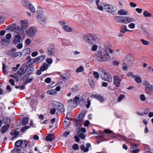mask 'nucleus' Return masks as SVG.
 <instances>
[{"label":"nucleus","instance_id":"obj_19","mask_svg":"<svg viewBox=\"0 0 153 153\" xmlns=\"http://www.w3.org/2000/svg\"><path fill=\"white\" fill-rule=\"evenodd\" d=\"M99 37V35L94 33H88L85 35L83 36V38H96Z\"/></svg>","mask_w":153,"mask_h":153},{"label":"nucleus","instance_id":"obj_12","mask_svg":"<svg viewBox=\"0 0 153 153\" xmlns=\"http://www.w3.org/2000/svg\"><path fill=\"white\" fill-rule=\"evenodd\" d=\"M18 28H19L18 26H17L15 24L13 23L7 26L5 30L8 32H12L14 30H15V31Z\"/></svg>","mask_w":153,"mask_h":153},{"label":"nucleus","instance_id":"obj_9","mask_svg":"<svg viewBox=\"0 0 153 153\" xmlns=\"http://www.w3.org/2000/svg\"><path fill=\"white\" fill-rule=\"evenodd\" d=\"M81 101L85 103L86 106L87 108H89L91 105V101L89 100L88 97L85 95H83L81 97Z\"/></svg>","mask_w":153,"mask_h":153},{"label":"nucleus","instance_id":"obj_33","mask_svg":"<svg viewBox=\"0 0 153 153\" xmlns=\"http://www.w3.org/2000/svg\"><path fill=\"white\" fill-rule=\"evenodd\" d=\"M118 13L119 15H125L128 14V12L122 9L119 11Z\"/></svg>","mask_w":153,"mask_h":153},{"label":"nucleus","instance_id":"obj_44","mask_svg":"<svg viewBox=\"0 0 153 153\" xmlns=\"http://www.w3.org/2000/svg\"><path fill=\"white\" fill-rule=\"evenodd\" d=\"M91 147L90 143H88L86 144V147L85 148V152H87L89 151V148Z\"/></svg>","mask_w":153,"mask_h":153},{"label":"nucleus","instance_id":"obj_47","mask_svg":"<svg viewBox=\"0 0 153 153\" xmlns=\"http://www.w3.org/2000/svg\"><path fill=\"white\" fill-rule=\"evenodd\" d=\"M30 104L31 106L35 105L37 104V101L36 100H33L30 102Z\"/></svg>","mask_w":153,"mask_h":153},{"label":"nucleus","instance_id":"obj_17","mask_svg":"<svg viewBox=\"0 0 153 153\" xmlns=\"http://www.w3.org/2000/svg\"><path fill=\"white\" fill-rule=\"evenodd\" d=\"M87 42L91 44H99L101 41L100 39H85Z\"/></svg>","mask_w":153,"mask_h":153},{"label":"nucleus","instance_id":"obj_29","mask_svg":"<svg viewBox=\"0 0 153 153\" xmlns=\"http://www.w3.org/2000/svg\"><path fill=\"white\" fill-rule=\"evenodd\" d=\"M37 19L38 21H42L44 23H45V20L43 19L42 15L41 13H38V16Z\"/></svg>","mask_w":153,"mask_h":153},{"label":"nucleus","instance_id":"obj_56","mask_svg":"<svg viewBox=\"0 0 153 153\" xmlns=\"http://www.w3.org/2000/svg\"><path fill=\"white\" fill-rule=\"evenodd\" d=\"M128 26L129 28L131 29H133L135 27V25L133 23H131L128 25Z\"/></svg>","mask_w":153,"mask_h":153},{"label":"nucleus","instance_id":"obj_22","mask_svg":"<svg viewBox=\"0 0 153 153\" xmlns=\"http://www.w3.org/2000/svg\"><path fill=\"white\" fill-rule=\"evenodd\" d=\"M58 103V107L57 110L59 112L61 113H64L65 112V108L64 105L61 103L57 102Z\"/></svg>","mask_w":153,"mask_h":153},{"label":"nucleus","instance_id":"obj_42","mask_svg":"<svg viewBox=\"0 0 153 153\" xmlns=\"http://www.w3.org/2000/svg\"><path fill=\"white\" fill-rule=\"evenodd\" d=\"M69 122L64 121L63 124V127L64 129H66L68 126L69 124Z\"/></svg>","mask_w":153,"mask_h":153},{"label":"nucleus","instance_id":"obj_18","mask_svg":"<svg viewBox=\"0 0 153 153\" xmlns=\"http://www.w3.org/2000/svg\"><path fill=\"white\" fill-rule=\"evenodd\" d=\"M123 18H124V19H123V23L124 24H128L131 22H134L135 21L134 19L132 17L124 16Z\"/></svg>","mask_w":153,"mask_h":153},{"label":"nucleus","instance_id":"obj_16","mask_svg":"<svg viewBox=\"0 0 153 153\" xmlns=\"http://www.w3.org/2000/svg\"><path fill=\"white\" fill-rule=\"evenodd\" d=\"M25 73V71H24V66H23L19 69L18 71L16 73V75L17 77L19 78Z\"/></svg>","mask_w":153,"mask_h":153},{"label":"nucleus","instance_id":"obj_58","mask_svg":"<svg viewBox=\"0 0 153 153\" xmlns=\"http://www.w3.org/2000/svg\"><path fill=\"white\" fill-rule=\"evenodd\" d=\"M72 148L76 150L79 148V146L78 144H75L73 146Z\"/></svg>","mask_w":153,"mask_h":153},{"label":"nucleus","instance_id":"obj_15","mask_svg":"<svg viewBox=\"0 0 153 153\" xmlns=\"http://www.w3.org/2000/svg\"><path fill=\"white\" fill-rule=\"evenodd\" d=\"M114 84L116 87H119L120 86V82L121 79L118 76H113Z\"/></svg>","mask_w":153,"mask_h":153},{"label":"nucleus","instance_id":"obj_40","mask_svg":"<svg viewBox=\"0 0 153 153\" xmlns=\"http://www.w3.org/2000/svg\"><path fill=\"white\" fill-rule=\"evenodd\" d=\"M84 70V68L82 66H80L76 69V72L79 73L83 72Z\"/></svg>","mask_w":153,"mask_h":153},{"label":"nucleus","instance_id":"obj_30","mask_svg":"<svg viewBox=\"0 0 153 153\" xmlns=\"http://www.w3.org/2000/svg\"><path fill=\"white\" fill-rule=\"evenodd\" d=\"M9 127V125L8 124H6L3 126L1 129V133H4L7 130Z\"/></svg>","mask_w":153,"mask_h":153},{"label":"nucleus","instance_id":"obj_10","mask_svg":"<svg viewBox=\"0 0 153 153\" xmlns=\"http://www.w3.org/2000/svg\"><path fill=\"white\" fill-rule=\"evenodd\" d=\"M15 145L16 146L19 148L20 146L22 148H26L27 147V144L25 140L22 141V140H19L16 141Z\"/></svg>","mask_w":153,"mask_h":153},{"label":"nucleus","instance_id":"obj_39","mask_svg":"<svg viewBox=\"0 0 153 153\" xmlns=\"http://www.w3.org/2000/svg\"><path fill=\"white\" fill-rule=\"evenodd\" d=\"M143 15L144 16L146 17H149L151 16V14L146 10H145L143 12Z\"/></svg>","mask_w":153,"mask_h":153},{"label":"nucleus","instance_id":"obj_28","mask_svg":"<svg viewBox=\"0 0 153 153\" xmlns=\"http://www.w3.org/2000/svg\"><path fill=\"white\" fill-rule=\"evenodd\" d=\"M54 139V136L52 134H49L46 137V140L47 141H52Z\"/></svg>","mask_w":153,"mask_h":153},{"label":"nucleus","instance_id":"obj_63","mask_svg":"<svg viewBox=\"0 0 153 153\" xmlns=\"http://www.w3.org/2000/svg\"><path fill=\"white\" fill-rule=\"evenodd\" d=\"M51 80V79L50 77H48L45 80V81L47 83H49L50 82Z\"/></svg>","mask_w":153,"mask_h":153},{"label":"nucleus","instance_id":"obj_31","mask_svg":"<svg viewBox=\"0 0 153 153\" xmlns=\"http://www.w3.org/2000/svg\"><path fill=\"white\" fill-rule=\"evenodd\" d=\"M48 68V65L47 63H43L42 66L40 67V69L42 71L46 70Z\"/></svg>","mask_w":153,"mask_h":153},{"label":"nucleus","instance_id":"obj_20","mask_svg":"<svg viewBox=\"0 0 153 153\" xmlns=\"http://www.w3.org/2000/svg\"><path fill=\"white\" fill-rule=\"evenodd\" d=\"M91 97L95 98L97 100L101 102H102L104 100L103 97L99 94H92L91 96Z\"/></svg>","mask_w":153,"mask_h":153},{"label":"nucleus","instance_id":"obj_24","mask_svg":"<svg viewBox=\"0 0 153 153\" xmlns=\"http://www.w3.org/2000/svg\"><path fill=\"white\" fill-rule=\"evenodd\" d=\"M10 39H2L0 43L2 45L5 46L7 45L10 42Z\"/></svg>","mask_w":153,"mask_h":153},{"label":"nucleus","instance_id":"obj_32","mask_svg":"<svg viewBox=\"0 0 153 153\" xmlns=\"http://www.w3.org/2000/svg\"><path fill=\"white\" fill-rule=\"evenodd\" d=\"M127 31H128L129 30L127 29L126 26L125 25H123L120 28V32L124 33Z\"/></svg>","mask_w":153,"mask_h":153},{"label":"nucleus","instance_id":"obj_23","mask_svg":"<svg viewBox=\"0 0 153 153\" xmlns=\"http://www.w3.org/2000/svg\"><path fill=\"white\" fill-rule=\"evenodd\" d=\"M26 67L27 68L25 70V73H27L30 74H32L34 70V68L33 67Z\"/></svg>","mask_w":153,"mask_h":153},{"label":"nucleus","instance_id":"obj_61","mask_svg":"<svg viewBox=\"0 0 153 153\" xmlns=\"http://www.w3.org/2000/svg\"><path fill=\"white\" fill-rule=\"evenodd\" d=\"M9 82L10 83L13 85L14 86L15 85V82L13 79H10L9 80Z\"/></svg>","mask_w":153,"mask_h":153},{"label":"nucleus","instance_id":"obj_50","mask_svg":"<svg viewBox=\"0 0 153 153\" xmlns=\"http://www.w3.org/2000/svg\"><path fill=\"white\" fill-rule=\"evenodd\" d=\"M46 62L48 64H51L53 62V59L51 58H48L46 59Z\"/></svg>","mask_w":153,"mask_h":153},{"label":"nucleus","instance_id":"obj_7","mask_svg":"<svg viewBox=\"0 0 153 153\" xmlns=\"http://www.w3.org/2000/svg\"><path fill=\"white\" fill-rule=\"evenodd\" d=\"M55 47L53 45H50L47 48L46 53L49 56L54 55L55 53Z\"/></svg>","mask_w":153,"mask_h":153},{"label":"nucleus","instance_id":"obj_27","mask_svg":"<svg viewBox=\"0 0 153 153\" xmlns=\"http://www.w3.org/2000/svg\"><path fill=\"white\" fill-rule=\"evenodd\" d=\"M16 48H13L10 51H8V53H7V54L10 56L14 57L15 53L16 52Z\"/></svg>","mask_w":153,"mask_h":153},{"label":"nucleus","instance_id":"obj_35","mask_svg":"<svg viewBox=\"0 0 153 153\" xmlns=\"http://www.w3.org/2000/svg\"><path fill=\"white\" fill-rule=\"evenodd\" d=\"M28 122V118L27 117H25L22 120V124L23 125H26Z\"/></svg>","mask_w":153,"mask_h":153},{"label":"nucleus","instance_id":"obj_5","mask_svg":"<svg viewBox=\"0 0 153 153\" xmlns=\"http://www.w3.org/2000/svg\"><path fill=\"white\" fill-rule=\"evenodd\" d=\"M103 7L105 10L111 13L114 12L117 10V8L115 6L109 4L104 5Z\"/></svg>","mask_w":153,"mask_h":153},{"label":"nucleus","instance_id":"obj_4","mask_svg":"<svg viewBox=\"0 0 153 153\" xmlns=\"http://www.w3.org/2000/svg\"><path fill=\"white\" fill-rule=\"evenodd\" d=\"M22 3L23 6L26 8H28L31 11L34 13L35 11V9L34 6L32 5L31 3H30L27 0H22Z\"/></svg>","mask_w":153,"mask_h":153},{"label":"nucleus","instance_id":"obj_52","mask_svg":"<svg viewBox=\"0 0 153 153\" xmlns=\"http://www.w3.org/2000/svg\"><path fill=\"white\" fill-rule=\"evenodd\" d=\"M22 55V53L21 52H17L16 53H15L14 57H16L18 56H21Z\"/></svg>","mask_w":153,"mask_h":153},{"label":"nucleus","instance_id":"obj_36","mask_svg":"<svg viewBox=\"0 0 153 153\" xmlns=\"http://www.w3.org/2000/svg\"><path fill=\"white\" fill-rule=\"evenodd\" d=\"M70 76V74L68 72H66L62 76V77L63 79L67 80Z\"/></svg>","mask_w":153,"mask_h":153},{"label":"nucleus","instance_id":"obj_43","mask_svg":"<svg viewBox=\"0 0 153 153\" xmlns=\"http://www.w3.org/2000/svg\"><path fill=\"white\" fill-rule=\"evenodd\" d=\"M73 100L74 102H75L76 103H77L81 101V100H80L79 97L76 96L74 98H73Z\"/></svg>","mask_w":153,"mask_h":153},{"label":"nucleus","instance_id":"obj_37","mask_svg":"<svg viewBox=\"0 0 153 153\" xmlns=\"http://www.w3.org/2000/svg\"><path fill=\"white\" fill-rule=\"evenodd\" d=\"M33 59H30L29 60V61L27 62L26 64V67H27L33 66L34 64L33 65H31V63L32 62H33Z\"/></svg>","mask_w":153,"mask_h":153},{"label":"nucleus","instance_id":"obj_54","mask_svg":"<svg viewBox=\"0 0 153 153\" xmlns=\"http://www.w3.org/2000/svg\"><path fill=\"white\" fill-rule=\"evenodd\" d=\"M21 39H14L13 42L14 44H16L20 42Z\"/></svg>","mask_w":153,"mask_h":153},{"label":"nucleus","instance_id":"obj_34","mask_svg":"<svg viewBox=\"0 0 153 153\" xmlns=\"http://www.w3.org/2000/svg\"><path fill=\"white\" fill-rule=\"evenodd\" d=\"M77 134L81 139H84L85 137V134L81 132L80 131H78L77 133Z\"/></svg>","mask_w":153,"mask_h":153},{"label":"nucleus","instance_id":"obj_1","mask_svg":"<svg viewBox=\"0 0 153 153\" xmlns=\"http://www.w3.org/2000/svg\"><path fill=\"white\" fill-rule=\"evenodd\" d=\"M21 28L17 29L15 30V33L17 34L16 35L15 38H21L22 36L23 35L24 30L28 26V21L27 20L21 21Z\"/></svg>","mask_w":153,"mask_h":153},{"label":"nucleus","instance_id":"obj_64","mask_svg":"<svg viewBox=\"0 0 153 153\" xmlns=\"http://www.w3.org/2000/svg\"><path fill=\"white\" fill-rule=\"evenodd\" d=\"M129 4H130V6L131 7H137V5L136 4H135L134 3H133L132 2H130Z\"/></svg>","mask_w":153,"mask_h":153},{"label":"nucleus","instance_id":"obj_25","mask_svg":"<svg viewBox=\"0 0 153 153\" xmlns=\"http://www.w3.org/2000/svg\"><path fill=\"white\" fill-rule=\"evenodd\" d=\"M62 29L66 32H71L73 31V29L71 27L66 25L62 27Z\"/></svg>","mask_w":153,"mask_h":153},{"label":"nucleus","instance_id":"obj_55","mask_svg":"<svg viewBox=\"0 0 153 153\" xmlns=\"http://www.w3.org/2000/svg\"><path fill=\"white\" fill-rule=\"evenodd\" d=\"M59 24L63 27L64 26L66 25V23L65 22L63 21H60L58 22Z\"/></svg>","mask_w":153,"mask_h":153},{"label":"nucleus","instance_id":"obj_57","mask_svg":"<svg viewBox=\"0 0 153 153\" xmlns=\"http://www.w3.org/2000/svg\"><path fill=\"white\" fill-rule=\"evenodd\" d=\"M127 76L128 77L131 76L133 77L134 78V76H134L133 75V74L132 72H129L127 73Z\"/></svg>","mask_w":153,"mask_h":153},{"label":"nucleus","instance_id":"obj_53","mask_svg":"<svg viewBox=\"0 0 153 153\" xmlns=\"http://www.w3.org/2000/svg\"><path fill=\"white\" fill-rule=\"evenodd\" d=\"M20 149L19 148H17V149H15L13 151V153H20Z\"/></svg>","mask_w":153,"mask_h":153},{"label":"nucleus","instance_id":"obj_48","mask_svg":"<svg viewBox=\"0 0 153 153\" xmlns=\"http://www.w3.org/2000/svg\"><path fill=\"white\" fill-rule=\"evenodd\" d=\"M93 74L94 77L96 79H98L99 77V73L97 72H94L93 73Z\"/></svg>","mask_w":153,"mask_h":153},{"label":"nucleus","instance_id":"obj_59","mask_svg":"<svg viewBox=\"0 0 153 153\" xmlns=\"http://www.w3.org/2000/svg\"><path fill=\"white\" fill-rule=\"evenodd\" d=\"M56 111V110L55 108H52L50 110V113L52 114H55Z\"/></svg>","mask_w":153,"mask_h":153},{"label":"nucleus","instance_id":"obj_46","mask_svg":"<svg viewBox=\"0 0 153 153\" xmlns=\"http://www.w3.org/2000/svg\"><path fill=\"white\" fill-rule=\"evenodd\" d=\"M29 127H30L28 126H26L25 127H23L21 129V131L22 132H23L28 129Z\"/></svg>","mask_w":153,"mask_h":153},{"label":"nucleus","instance_id":"obj_2","mask_svg":"<svg viewBox=\"0 0 153 153\" xmlns=\"http://www.w3.org/2000/svg\"><path fill=\"white\" fill-rule=\"evenodd\" d=\"M108 52L109 53H112L113 52V51L110 48H106L105 50V52H99L96 56L97 58V60L101 62L107 61L110 58L108 54Z\"/></svg>","mask_w":153,"mask_h":153},{"label":"nucleus","instance_id":"obj_21","mask_svg":"<svg viewBox=\"0 0 153 153\" xmlns=\"http://www.w3.org/2000/svg\"><path fill=\"white\" fill-rule=\"evenodd\" d=\"M19 134V132L16 131V130H13L11 131L10 134L13 137H11V139H13L16 138Z\"/></svg>","mask_w":153,"mask_h":153},{"label":"nucleus","instance_id":"obj_6","mask_svg":"<svg viewBox=\"0 0 153 153\" xmlns=\"http://www.w3.org/2000/svg\"><path fill=\"white\" fill-rule=\"evenodd\" d=\"M102 72L104 73L105 75L106 76V78L105 76L103 77L102 75H100V77L102 78V79L103 80L107 81L109 82H111L112 81V78L111 74L104 70H103Z\"/></svg>","mask_w":153,"mask_h":153},{"label":"nucleus","instance_id":"obj_62","mask_svg":"<svg viewBox=\"0 0 153 153\" xmlns=\"http://www.w3.org/2000/svg\"><path fill=\"white\" fill-rule=\"evenodd\" d=\"M38 54V52L37 51H34L31 54V56L33 57H35Z\"/></svg>","mask_w":153,"mask_h":153},{"label":"nucleus","instance_id":"obj_13","mask_svg":"<svg viewBox=\"0 0 153 153\" xmlns=\"http://www.w3.org/2000/svg\"><path fill=\"white\" fill-rule=\"evenodd\" d=\"M46 58V56L45 55H43L39 56L33 59V62L31 65H33L35 63L43 61Z\"/></svg>","mask_w":153,"mask_h":153},{"label":"nucleus","instance_id":"obj_51","mask_svg":"<svg viewBox=\"0 0 153 153\" xmlns=\"http://www.w3.org/2000/svg\"><path fill=\"white\" fill-rule=\"evenodd\" d=\"M97 46L96 45L94 44L92 47L91 49L93 51H94L97 50Z\"/></svg>","mask_w":153,"mask_h":153},{"label":"nucleus","instance_id":"obj_14","mask_svg":"<svg viewBox=\"0 0 153 153\" xmlns=\"http://www.w3.org/2000/svg\"><path fill=\"white\" fill-rule=\"evenodd\" d=\"M30 74H31L30 73H27L24 76V77L26 78V81L24 82L23 84L26 85L28 83H30L34 79V76H32L30 78H29L30 76Z\"/></svg>","mask_w":153,"mask_h":153},{"label":"nucleus","instance_id":"obj_3","mask_svg":"<svg viewBox=\"0 0 153 153\" xmlns=\"http://www.w3.org/2000/svg\"><path fill=\"white\" fill-rule=\"evenodd\" d=\"M84 116L85 115L81 113L74 120V124L77 126H79L78 128H79L81 127V123L83 120Z\"/></svg>","mask_w":153,"mask_h":153},{"label":"nucleus","instance_id":"obj_45","mask_svg":"<svg viewBox=\"0 0 153 153\" xmlns=\"http://www.w3.org/2000/svg\"><path fill=\"white\" fill-rule=\"evenodd\" d=\"M125 97V95L123 94L120 95L117 99L118 102H120Z\"/></svg>","mask_w":153,"mask_h":153},{"label":"nucleus","instance_id":"obj_8","mask_svg":"<svg viewBox=\"0 0 153 153\" xmlns=\"http://www.w3.org/2000/svg\"><path fill=\"white\" fill-rule=\"evenodd\" d=\"M133 62V59L132 56L131 54H128L127 55L124 60L123 65H129L131 64Z\"/></svg>","mask_w":153,"mask_h":153},{"label":"nucleus","instance_id":"obj_38","mask_svg":"<svg viewBox=\"0 0 153 153\" xmlns=\"http://www.w3.org/2000/svg\"><path fill=\"white\" fill-rule=\"evenodd\" d=\"M136 76H134L135 81L138 83H141L142 81L141 78L139 76L137 77H136Z\"/></svg>","mask_w":153,"mask_h":153},{"label":"nucleus","instance_id":"obj_49","mask_svg":"<svg viewBox=\"0 0 153 153\" xmlns=\"http://www.w3.org/2000/svg\"><path fill=\"white\" fill-rule=\"evenodd\" d=\"M140 41L142 42V43L145 45H147L149 44V42L148 41H146L144 40L143 39H141L140 40Z\"/></svg>","mask_w":153,"mask_h":153},{"label":"nucleus","instance_id":"obj_60","mask_svg":"<svg viewBox=\"0 0 153 153\" xmlns=\"http://www.w3.org/2000/svg\"><path fill=\"white\" fill-rule=\"evenodd\" d=\"M140 98L141 100L143 101H144L146 99L144 95L143 94H142L140 95Z\"/></svg>","mask_w":153,"mask_h":153},{"label":"nucleus","instance_id":"obj_11","mask_svg":"<svg viewBox=\"0 0 153 153\" xmlns=\"http://www.w3.org/2000/svg\"><path fill=\"white\" fill-rule=\"evenodd\" d=\"M36 30V28L32 27L27 30L26 32L29 37H33L35 35Z\"/></svg>","mask_w":153,"mask_h":153},{"label":"nucleus","instance_id":"obj_41","mask_svg":"<svg viewBox=\"0 0 153 153\" xmlns=\"http://www.w3.org/2000/svg\"><path fill=\"white\" fill-rule=\"evenodd\" d=\"M47 92L49 94L53 95L56 93V90L54 89H51L50 90H48Z\"/></svg>","mask_w":153,"mask_h":153},{"label":"nucleus","instance_id":"obj_26","mask_svg":"<svg viewBox=\"0 0 153 153\" xmlns=\"http://www.w3.org/2000/svg\"><path fill=\"white\" fill-rule=\"evenodd\" d=\"M124 16H116L115 17V20L117 22L120 23H123V22Z\"/></svg>","mask_w":153,"mask_h":153}]
</instances>
